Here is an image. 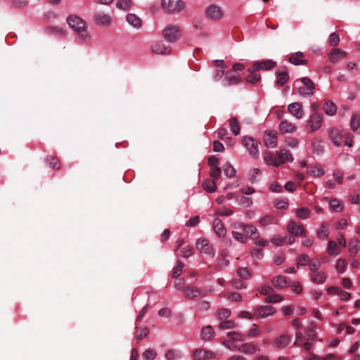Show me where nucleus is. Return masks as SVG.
I'll use <instances>...</instances> for the list:
<instances>
[{
	"mask_svg": "<svg viewBox=\"0 0 360 360\" xmlns=\"http://www.w3.org/2000/svg\"><path fill=\"white\" fill-rule=\"evenodd\" d=\"M67 22L77 34L79 40L85 42L90 40L91 37L87 32V25L83 19L77 15H70L67 18Z\"/></svg>",
	"mask_w": 360,
	"mask_h": 360,
	"instance_id": "f257e3e1",
	"label": "nucleus"
},
{
	"mask_svg": "<svg viewBox=\"0 0 360 360\" xmlns=\"http://www.w3.org/2000/svg\"><path fill=\"white\" fill-rule=\"evenodd\" d=\"M186 4L182 0H162L161 8L167 13H175L182 11Z\"/></svg>",
	"mask_w": 360,
	"mask_h": 360,
	"instance_id": "f03ea898",
	"label": "nucleus"
},
{
	"mask_svg": "<svg viewBox=\"0 0 360 360\" xmlns=\"http://www.w3.org/2000/svg\"><path fill=\"white\" fill-rule=\"evenodd\" d=\"M162 35L167 41L175 42L180 39L181 32L176 25H169L163 30Z\"/></svg>",
	"mask_w": 360,
	"mask_h": 360,
	"instance_id": "7ed1b4c3",
	"label": "nucleus"
},
{
	"mask_svg": "<svg viewBox=\"0 0 360 360\" xmlns=\"http://www.w3.org/2000/svg\"><path fill=\"white\" fill-rule=\"evenodd\" d=\"M245 335L237 332H229L227 338L222 342V345L230 350H236L238 347L234 344L235 342L244 341Z\"/></svg>",
	"mask_w": 360,
	"mask_h": 360,
	"instance_id": "20e7f679",
	"label": "nucleus"
},
{
	"mask_svg": "<svg viewBox=\"0 0 360 360\" xmlns=\"http://www.w3.org/2000/svg\"><path fill=\"white\" fill-rule=\"evenodd\" d=\"M302 86L299 87L298 94L302 96L309 97L313 95V90L315 88V84L308 77H302L300 79Z\"/></svg>",
	"mask_w": 360,
	"mask_h": 360,
	"instance_id": "39448f33",
	"label": "nucleus"
},
{
	"mask_svg": "<svg viewBox=\"0 0 360 360\" xmlns=\"http://www.w3.org/2000/svg\"><path fill=\"white\" fill-rule=\"evenodd\" d=\"M196 248L202 254L209 255L212 257L214 256V251L209 240L205 238H200L195 243Z\"/></svg>",
	"mask_w": 360,
	"mask_h": 360,
	"instance_id": "423d86ee",
	"label": "nucleus"
},
{
	"mask_svg": "<svg viewBox=\"0 0 360 360\" xmlns=\"http://www.w3.org/2000/svg\"><path fill=\"white\" fill-rule=\"evenodd\" d=\"M275 313V308L270 305L258 306L255 309V316L259 319H264L269 316H274Z\"/></svg>",
	"mask_w": 360,
	"mask_h": 360,
	"instance_id": "0eeeda50",
	"label": "nucleus"
},
{
	"mask_svg": "<svg viewBox=\"0 0 360 360\" xmlns=\"http://www.w3.org/2000/svg\"><path fill=\"white\" fill-rule=\"evenodd\" d=\"M347 135L345 130H338L337 129L332 128L328 131V136L331 141L334 145L340 146L343 142L344 136Z\"/></svg>",
	"mask_w": 360,
	"mask_h": 360,
	"instance_id": "6e6552de",
	"label": "nucleus"
},
{
	"mask_svg": "<svg viewBox=\"0 0 360 360\" xmlns=\"http://www.w3.org/2000/svg\"><path fill=\"white\" fill-rule=\"evenodd\" d=\"M322 124L321 115L319 113H314L310 115L307 120V127L310 132H314L320 129Z\"/></svg>",
	"mask_w": 360,
	"mask_h": 360,
	"instance_id": "1a4fd4ad",
	"label": "nucleus"
},
{
	"mask_svg": "<svg viewBox=\"0 0 360 360\" xmlns=\"http://www.w3.org/2000/svg\"><path fill=\"white\" fill-rule=\"evenodd\" d=\"M243 143L252 156L255 158L258 156L257 141L255 139L251 136H244Z\"/></svg>",
	"mask_w": 360,
	"mask_h": 360,
	"instance_id": "9d476101",
	"label": "nucleus"
},
{
	"mask_svg": "<svg viewBox=\"0 0 360 360\" xmlns=\"http://www.w3.org/2000/svg\"><path fill=\"white\" fill-rule=\"evenodd\" d=\"M94 20L97 25L108 27L112 22V17L108 13L100 11L94 15Z\"/></svg>",
	"mask_w": 360,
	"mask_h": 360,
	"instance_id": "9b49d317",
	"label": "nucleus"
},
{
	"mask_svg": "<svg viewBox=\"0 0 360 360\" xmlns=\"http://www.w3.org/2000/svg\"><path fill=\"white\" fill-rule=\"evenodd\" d=\"M240 81L241 77L239 75H232L231 72H227L221 80V86L229 87L239 84Z\"/></svg>",
	"mask_w": 360,
	"mask_h": 360,
	"instance_id": "f8f14e48",
	"label": "nucleus"
},
{
	"mask_svg": "<svg viewBox=\"0 0 360 360\" xmlns=\"http://www.w3.org/2000/svg\"><path fill=\"white\" fill-rule=\"evenodd\" d=\"M208 18L213 20H219L223 15V11L220 6L216 4L210 5L205 11Z\"/></svg>",
	"mask_w": 360,
	"mask_h": 360,
	"instance_id": "ddd939ff",
	"label": "nucleus"
},
{
	"mask_svg": "<svg viewBox=\"0 0 360 360\" xmlns=\"http://www.w3.org/2000/svg\"><path fill=\"white\" fill-rule=\"evenodd\" d=\"M264 142L268 148H275L277 146V133L274 131H266Z\"/></svg>",
	"mask_w": 360,
	"mask_h": 360,
	"instance_id": "4468645a",
	"label": "nucleus"
},
{
	"mask_svg": "<svg viewBox=\"0 0 360 360\" xmlns=\"http://www.w3.org/2000/svg\"><path fill=\"white\" fill-rule=\"evenodd\" d=\"M288 231L295 236H301L304 235L305 229L302 224H297L294 221H290L287 226Z\"/></svg>",
	"mask_w": 360,
	"mask_h": 360,
	"instance_id": "2eb2a0df",
	"label": "nucleus"
},
{
	"mask_svg": "<svg viewBox=\"0 0 360 360\" xmlns=\"http://www.w3.org/2000/svg\"><path fill=\"white\" fill-rule=\"evenodd\" d=\"M276 65V63L273 60H266L262 61H255L253 65V70H269L274 68Z\"/></svg>",
	"mask_w": 360,
	"mask_h": 360,
	"instance_id": "dca6fc26",
	"label": "nucleus"
},
{
	"mask_svg": "<svg viewBox=\"0 0 360 360\" xmlns=\"http://www.w3.org/2000/svg\"><path fill=\"white\" fill-rule=\"evenodd\" d=\"M215 353L212 351H209L203 349H197L193 353V356L195 360H205L215 357Z\"/></svg>",
	"mask_w": 360,
	"mask_h": 360,
	"instance_id": "f3484780",
	"label": "nucleus"
},
{
	"mask_svg": "<svg viewBox=\"0 0 360 360\" xmlns=\"http://www.w3.org/2000/svg\"><path fill=\"white\" fill-rule=\"evenodd\" d=\"M288 112L295 117L297 119L300 120L302 118L304 112L302 105L298 102L292 103L288 106Z\"/></svg>",
	"mask_w": 360,
	"mask_h": 360,
	"instance_id": "a211bd4d",
	"label": "nucleus"
},
{
	"mask_svg": "<svg viewBox=\"0 0 360 360\" xmlns=\"http://www.w3.org/2000/svg\"><path fill=\"white\" fill-rule=\"evenodd\" d=\"M295 124L287 120H283L279 124L278 130L282 134H292L296 131Z\"/></svg>",
	"mask_w": 360,
	"mask_h": 360,
	"instance_id": "6ab92c4d",
	"label": "nucleus"
},
{
	"mask_svg": "<svg viewBox=\"0 0 360 360\" xmlns=\"http://www.w3.org/2000/svg\"><path fill=\"white\" fill-rule=\"evenodd\" d=\"M151 51L155 54L166 55L171 51L169 46L162 42L155 43L151 46Z\"/></svg>",
	"mask_w": 360,
	"mask_h": 360,
	"instance_id": "aec40b11",
	"label": "nucleus"
},
{
	"mask_svg": "<svg viewBox=\"0 0 360 360\" xmlns=\"http://www.w3.org/2000/svg\"><path fill=\"white\" fill-rule=\"evenodd\" d=\"M347 56L346 52L339 49H333L329 53V59L331 63H335L345 58Z\"/></svg>",
	"mask_w": 360,
	"mask_h": 360,
	"instance_id": "412c9836",
	"label": "nucleus"
},
{
	"mask_svg": "<svg viewBox=\"0 0 360 360\" xmlns=\"http://www.w3.org/2000/svg\"><path fill=\"white\" fill-rule=\"evenodd\" d=\"M213 229L216 235L219 238H224L226 234V230L223 222L218 218L214 219Z\"/></svg>",
	"mask_w": 360,
	"mask_h": 360,
	"instance_id": "4be33fe9",
	"label": "nucleus"
},
{
	"mask_svg": "<svg viewBox=\"0 0 360 360\" xmlns=\"http://www.w3.org/2000/svg\"><path fill=\"white\" fill-rule=\"evenodd\" d=\"M183 292L186 297H187L188 298H191V299L198 297L201 295H202V296L206 295L205 292L202 294L201 290H199L198 288L190 287V286L185 288L183 290Z\"/></svg>",
	"mask_w": 360,
	"mask_h": 360,
	"instance_id": "5701e85b",
	"label": "nucleus"
},
{
	"mask_svg": "<svg viewBox=\"0 0 360 360\" xmlns=\"http://www.w3.org/2000/svg\"><path fill=\"white\" fill-rule=\"evenodd\" d=\"M127 22L133 27L139 29L142 25V20L134 13H128L126 16Z\"/></svg>",
	"mask_w": 360,
	"mask_h": 360,
	"instance_id": "b1692460",
	"label": "nucleus"
},
{
	"mask_svg": "<svg viewBox=\"0 0 360 360\" xmlns=\"http://www.w3.org/2000/svg\"><path fill=\"white\" fill-rule=\"evenodd\" d=\"M278 153L279 165L283 164L285 162H292L294 158L292 154L285 148H281L280 152Z\"/></svg>",
	"mask_w": 360,
	"mask_h": 360,
	"instance_id": "393cba45",
	"label": "nucleus"
},
{
	"mask_svg": "<svg viewBox=\"0 0 360 360\" xmlns=\"http://www.w3.org/2000/svg\"><path fill=\"white\" fill-rule=\"evenodd\" d=\"M290 342V337L288 335H281L276 338L274 341V346L278 348H283L288 345Z\"/></svg>",
	"mask_w": 360,
	"mask_h": 360,
	"instance_id": "a878e982",
	"label": "nucleus"
},
{
	"mask_svg": "<svg viewBox=\"0 0 360 360\" xmlns=\"http://www.w3.org/2000/svg\"><path fill=\"white\" fill-rule=\"evenodd\" d=\"M263 156L264 160L266 164L274 165L275 167H278L280 165L278 155L275 156L272 153L267 151L264 153Z\"/></svg>",
	"mask_w": 360,
	"mask_h": 360,
	"instance_id": "bb28decb",
	"label": "nucleus"
},
{
	"mask_svg": "<svg viewBox=\"0 0 360 360\" xmlns=\"http://www.w3.org/2000/svg\"><path fill=\"white\" fill-rule=\"evenodd\" d=\"M316 235L320 239H326L329 236L328 225L322 222L316 230Z\"/></svg>",
	"mask_w": 360,
	"mask_h": 360,
	"instance_id": "cd10ccee",
	"label": "nucleus"
},
{
	"mask_svg": "<svg viewBox=\"0 0 360 360\" xmlns=\"http://www.w3.org/2000/svg\"><path fill=\"white\" fill-rule=\"evenodd\" d=\"M304 54L302 52H297L292 56H291L289 58L290 63L292 64L298 65H305L307 61L303 59Z\"/></svg>",
	"mask_w": 360,
	"mask_h": 360,
	"instance_id": "c85d7f7f",
	"label": "nucleus"
},
{
	"mask_svg": "<svg viewBox=\"0 0 360 360\" xmlns=\"http://www.w3.org/2000/svg\"><path fill=\"white\" fill-rule=\"evenodd\" d=\"M360 249V242L357 239H352L349 242V253L351 257L355 256Z\"/></svg>",
	"mask_w": 360,
	"mask_h": 360,
	"instance_id": "c756f323",
	"label": "nucleus"
},
{
	"mask_svg": "<svg viewBox=\"0 0 360 360\" xmlns=\"http://www.w3.org/2000/svg\"><path fill=\"white\" fill-rule=\"evenodd\" d=\"M272 283L276 288H285L288 286L286 278L282 276L274 277Z\"/></svg>",
	"mask_w": 360,
	"mask_h": 360,
	"instance_id": "7c9ffc66",
	"label": "nucleus"
},
{
	"mask_svg": "<svg viewBox=\"0 0 360 360\" xmlns=\"http://www.w3.org/2000/svg\"><path fill=\"white\" fill-rule=\"evenodd\" d=\"M323 110L328 115H334L337 112L336 105L331 101H326L323 105Z\"/></svg>",
	"mask_w": 360,
	"mask_h": 360,
	"instance_id": "2f4dec72",
	"label": "nucleus"
},
{
	"mask_svg": "<svg viewBox=\"0 0 360 360\" xmlns=\"http://www.w3.org/2000/svg\"><path fill=\"white\" fill-rule=\"evenodd\" d=\"M214 336V331L211 326H207L201 330V337L205 340H210Z\"/></svg>",
	"mask_w": 360,
	"mask_h": 360,
	"instance_id": "473e14b6",
	"label": "nucleus"
},
{
	"mask_svg": "<svg viewBox=\"0 0 360 360\" xmlns=\"http://www.w3.org/2000/svg\"><path fill=\"white\" fill-rule=\"evenodd\" d=\"M237 349L245 354H252L256 352L257 347L251 343H246L241 345Z\"/></svg>",
	"mask_w": 360,
	"mask_h": 360,
	"instance_id": "72a5a7b5",
	"label": "nucleus"
},
{
	"mask_svg": "<svg viewBox=\"0 0 360 360\" xmlns=\"http://www.w3.org/2000/svg\"><path fill=\"white\" fill-rule=\"evenodd\" d=\"M327 252L330 255H338L341 253V250L336 242L329 240L328 243Z\"/></svg>",
	"mask_w": 360,
	"mask_h": 360,
	"instance_id": "f704fd0d",
	"label": "nucleus"
},
{
	"mask_svg": "<svg viewBox=\"0 0 360 360\" xmlns=\"http://www.w3.org/2000/svg\"><path fill=\"white\" fill-rule=\"evenodd\" d=\"M307 173L314 177H321L324 175L325 172L316 165H311L308 168Z\"/></svg>",
	"mask_w": 360,
	"mask_h": 360,
	"instance_id": "c9c22d12",
	"label": "nucleus"
},
{
	"mask_svg": "<svg viewBox=\"0 0 360 360\" xmlns=\"http://www.w3.org/2000/svg\"><path fill=\"white\" fill-rule=\"evenodd\" d=\"M249 74L246 77V81L250 84H255L260 80V76L257 74L255 72L257 70H253V68H249L248 70Z\"/></svg>",
	"mask_w": 360,
	"mask_h": 360,
	"instance_id": "e433bc0d",
	"label": "nucleus"
},
{
	"mask_svg": "<svg viewBox=\"0 0 360 360\" xmlns=\"http://www.w3.org/2000/svg\"><path fill=\"white\" fill-rule=\"evenodd\" d=\"M310 213V210L306 207L298 208L295 212L297 217L302 220L309 218Z\"/></svg>",
	"mask_w": 360,
	"mask_h": 360,
	"instance_id": "4c0bfd02",
	"label": "nucleus"
},
{
	"mask_svg": "<svg viewBox=\"0 0 360 360\" xmlns=\"http://www.w3.org/2000/svg\"><path fill=\"white\" fill-rule=\"evenodd\" d=\"M229 127L232 133L237 136L240 134V128L238 120L236 117H232L229 120Z\"/></svg>",
	"mask_w": 360,
	"mask_h": 360,
	"instance_id": "58836bf2",
	"label": "nucleus"
},
{
	"mask_svg": "<svg viewBox=\"0 0 360 360\" xmlns=\"http://www.w3.org/2000/svg\"><path fill=\"white\" fill-rule=\"evenodd\" d=\"M311 147L313 150L317 154H320L323 151V146L322 144V141L318 138H314L311 141Z\"/></svg>",
	"mask_w": 360,
	"mask_h": 360,
	"instance_id": "ea45409f",
	"label": "nucleus"
},
{
	"mask_svg": "<svg viewBox=\"0 0 360 360\" xmlns=\"http://www.w3.org/2000/svg\"><path fill=\"white\" fill-rule=\"evenodd\" d=\"M289 79L288 74L286 71H281L277 72L276 83L279 86H283Z\"/></svg>",
	"mask_w": 360,
	"mask_h": 360,
	"instance_id": "a19ab883",
	"label": "nucleus"
},
{
	"mask_svg": "<svg viewBox=\"0 0 360 360\" xmlns=\"http://www.w3.org/2000/svg\"><path fill=\"white\" fill-rule=\"evenodd\" d=\"M202 187L206 191L210 193H212L217 189L214 181L209 179L203 181Z\"/></svg>",
	"mask_w": 360,
	"mask_h": 360,
	"instance_id": "79ce46f5",
	"label": "nucleus"
},
{
	"mask_svg": "<svg viewBox=\"0 0 360 360\" xmlns=\"http://www.w3.org/2000/svg\"><path fill=\"white\" fill-rule=\"evenodd\" d=\"M224 174L229 178L233 177L236 175V169L229 162H226L223 165Z\"/></svg>",
	"mask_w": 360,
	"mask_h": 360,
	"instance_id": "37998d69",
	"label": "nucleus"
},
{
	"mask_svg": "<svg viewBox=\"0 0 360 360\" xmlns=\"http://www.w3.org/2000/svg\"><path fill=\"white\" fill-rule=\"evenodd\" d=\"M132 6L131 0H117L116 7L118 9L127 11L131 8Z\"/></svg>",
	"mask_w": 360,
	"mask_h": 360,
	"instance_id": "c03bdc74",
	"label": "nucleus"
},
{
	"mask_svg": "<svg viewBox=\"0 0 360 360\" xmlns=\"http://www.w3.org/2000/svg\"><path fill=\"white\" fill-rule=\"evenodd\" d=\"M311 279L316 283L322 284L326 281V276L323 272L317 271L312 275Z\"/></svg>",
	"mask_w": 360,
	"mask_h": 360,
	"instance_id": "a18cd8bd",
	"label": "nucleus"
},
{
	"mask_svg": "<svg viewBox=\"0 0 360 360\" xmlns=\"http://www.w3.org/2000/svg\"><path fill=\"white\" fill-rule=\"evenodd\" d=\"M330 208L336 212H340L343 209V205L337 198H333L330 202Z\"/></svg>",
	"mask_w": 360,
	"mask_h": 360,
	"instance_id": "49530a36",
	"label": "nucleus"
},
{
	"mask_svg": "<svg viewBox=\"0 0 360 360\" xmlns=\"http://www.w3.org/2000/svg\"><path fill=\"white\" fill-rule=\"evenodd\" d=\"M350 127L352 131L360 129V117L356 115H353L350 121Z\"/></svg>",
	"mask_w": 360,
	"mask_h": 360,
	"instance_id": "de8ad7c7",
	"label": "nucleus"
},
{
	"mask_svg": "<svg viewBox=\"0 0 360 360\" xmlns=\"http://www.w3.org/2000/svg\"><path fill=\"white\" fill-rule=\"evenodd\" d=\"M347 262L343 259H338L336 262L335 268L338 273L343 274L346 270Z\"/></svg>",
	"mask_w": 360,
	"mask_h": 360,
	"instance_id": "09e8293b",
	"label": "nucleus"
},
{
	"mask_svg": "<svg viewBox=\"0 0 360 360\" xmlns=\"http://www.w3.org/2000/svg\"><path fill=\"white\" fill-rule=\"evenodd\" d=\"M237 275L242 279H248L251 276V274L248 268L240 267L237 270Z\"/></svg>",
	"mask_w": 360,
	"mask_h": 360,
	"instance_id": "8fccbe9b",
	"label": "nucleus"
},
{
	"mask_svg": "<svg viewBox=\"0 0 360 360\" xmlns=\"http://www.w3.org/2000/svg\"><path fill=\"white\" fill-rule=\"evenodd\" d=\"M136 334H135V338L138 340H140L148 335V330L147 328L144 327V328H139L138 327H136Z\"/></svg>",
	"mask_w": 360,
	"mask_h": 360,
	"instance_id": "3c124183",
	"label": "nucleus"
},
{
	"mask_svg": "<svg viewBox=\"0 0 360 360\" xmlns=\"http://www.w3.org/2000/svg\"><path fill=\"white\" fill-rule=\"evenodd\" d=\"M181 354L179 352L174 350V349H169L165 353V358L167 360H176L179 358H180Z\"/></svg>",
	"mask_w": 360,
	"mask_h": 360,
	"instance_id": "603ef678",
	"label": "nucleus"
},
{
	"mask_svg": "<svg viewBox=\"0 0 360 360\" xmlns=\"http://www.w3.org/2000/svg\"><path fill=\"white\" fill-rule=\"evenodd\" d=\"M283 300V297L278 294H272L266 298V301L269 303H277Z\"/></svg>",
	"mask_w": 360,
	"mask_h": 360,
	"instance_id": "864d4df0",
	"label": "nucleus"
},
{
	"mask_svg": "<svg viewBox=\"0 0 360 360\" xmlns=\"http://www.w3.org/2000/svg\"><path fill=\"white\" fill-rule=\"evenodd\" d=\"M275 221L276 220L274 217L269 215H266L260 219L259 223L262 226H266L269 224H274Z\"/></svg>",
	"mask_w": 360,
	"mask_h": 360,
	"instance_id": "5fc2aeb1",
	"label": "nucleus"
},
{
	"mask_svg": "<svg viewBox=\"0 0 360 360\" xmlns=\"http://www.w3.org/2000/svg\"><path fill=\"white\" fill-rule=\"evenodd\" d=\"M243 231L246 236H252L257 233V229L252 225L245 224L243 228Z\"/></svg>",
	"mask_w": 360,
	"mask_h": 360,
	"instance_id": "6e6d98bb",
	"label": "nucleus"
},
{
	"mask_svg": "<svg viewBox=\"0 0 360 360\" xmlns=\"http://www.w3.org/2000/svg\"><path fill=\"white\" fill-rule=\"evenodd\" d=\"M157 356V353L152 349H147L143 353L142 356L146 360H153Z\"/></svg>",
	"mask_w": 360,
	"mask_h": 360,
	"instance_id": "4d7b16f0",
	"label": "nucleus"
},
{
	"mask_svg": "<svg viewBox=\"0 0 360 360\" xmlns=\"http://www.w3.org/2000/svg\"><path fill=\"white\" fill-rule=\"evenodd\" d=\"M310 262V258L307 255L302 254L297 259V266H305Z\"/></svg>",
	"mask_w": 360,
	"mask_h": 360,
	"instance_id": "13d9d810",
	"label": "nucleus"
},
{
	"mask_svg": "<svg viewBox=\"0 0 360 360\" xmlns=\"http://www.w3.org/2000/svg\"><path fill=\"white\" fill-rule=\"evenodd\" d=\"M184 264L179 261L176 262V265L173 268L172 276L174 278L178 277L182 272Z\"/></svg>",
	"mask_w": 360,
	"mask_h": 360,
	"instance_id": "bf43d9fd",
	"label": "nucleus"
},
{
	"mask_svg": "<svg viewBox=\"0 0 360 360\" xmlns=\"http://www.w3.org/2000/svg\"><path fill=\"white\" fill-rule=\"evenodd\" d=\"M306 338L308 340L314 341L316 338V333L312 328H307L305 330Z\"/></svg>",
	"mask_w": 360,
	"mask_h": 360,
	"instance_id": "052dcab7",
	"label": "nucleus"
},
{
	"mask_svg": "<svg viewBox=\"0 0 360 360\" xmlns=\"http://www.w3.org/2000/svg\"><path fill=\"white\" fill-rule=\"evenodd\" d=\"M236 326V323L234 321L229 320V321H224L220 323L219 324V328L221 330H228L231 328H233Z\"/></svg>",
	"mask_w": 360,
	"mask_h": 360,
	"instance_id": "680f3d73",
	"label": "nucleus"
},
{
	"mask_svg": "<svg viewBox=\"0 0 360 360\" xmlns=\"http://www.w3.org/2000/svg\"><path fill=\"white\" fill-rule=\"evenodd\" d=\"M285 143L288 147L292 148H296L299 145L298 141L296 139L290 136L285 138Z\"/></svg>",
	"mask_w": 360,
	"mask_h": 360,
	"instance_id": "e2e57ef3",
	"label": "nucleus"
},
{
	"mask_svg": "<svg viewBox=\"0 0 360 360\" xmlns=\"http://www.w3.org/2000/svg\"><path fill=\"white\" fill-rule=\"evenodd\" d=\"M310 270L314 273L317 272L318 270L321 267V263L320 262L316 259H310V262H309Z\"/></svg>",
	"mask_w": 360,
	"mask_h": 360,
	"instance_id": "0e129e2a",
	"label": "nucleus"
},
{
	"mask_svg": "<svg viewBox=\"0 0 360 360\" xmlns=\"http://www.w3.org/2000/svg\"><path fill=\"white\" fill-rule=\"evenodd\" d=\"M237 201L240 205H243L245 207H249L252 205V200L250 198L240 196L237 198Z\"/></svg>",
	"mask_w": 360,
	"mask_h": 360,
	"instance_id": "69168bd1",
	"label": "nucleus"
},
{
	"mask_svg": "<svg viewBox=\"0 0 360 360\" xmlns=\"http://www.w3.org/2000/svg\"><path fill=\"white\" fill-rule=\"evenodd\" d=\"M200 222V217L198 216H194L191 217L186 223V226L188 227H193L198 224Z\"/></svg>",
	"mask_w": 360,
	"mask_h": 360,
	"instance_id": "338daca9",
	"label": "nucleus"
},
{
	"mask_svg": "<svg viewBox=\"0 0 360 360\" xmlns=\"http://www.w3.org/2000/svg\"><path fill=\"white\" fill-rule=\"evenodd\" d=\"M231 234L236 241L241 243H246V238H245V236L243 234L237 231H232Z\"/></svg>",
	"mask_w": 360,
	"mask_h": 360,
	"instance_id": "774afa93",
	"label": "nucleus"
}]
</instances>
